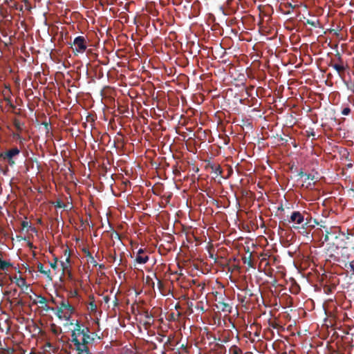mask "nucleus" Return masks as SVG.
Instances as JSON below:
<instances>
[{
    "instance_id": "ddd939ff",
    "label": "nucleus",
    "mask_w": 354,
    "mask_h": 354,
    "mask_svg": "<svg viewBox=\"0 0 354 354\" xmlns=\"http://www.w3.org/2000/svg\"><path fill=\"white\" fill-rule=\"evenodd\" d=\"M12 124L15 128H16L17 130L19 131H22V127L24 126V123H21L19 119L17 118H13L12 120Z\"/></svg>"
},
{
    "instance_id": "4468645a",
    "label": "nucleus",
    "mask_w": 354,
    "mask_h": 354,
    "mask_svg": "<svg viewBox=\"0 0 354 354\" xmlns=\"http://www.w3.org/2000/svg\"><path fill=\"white\" fill-rule=\"evenodd\" d=\"M93 339H94L93 337H91L89 333H86V335H84L82 337V341H80V343L88 344L92 343Z\"/></svg>"
},
{
    "instance_id": "ea45409f",
    "label": "nucleus",
    "mask_w": 354,
    "mask_h": 354,
    "mask_svg": "<svg viewBox=\"0 0 354 354\" xmlns=\"http://www.w3.org/2000/svg\"><path fill=\"white\" fill-rule=\"evenodd\" d=\"M287 6H288V8H292V9H294V8H295V6H292V4L291 3H288Z\"/></svg>"
},
{
    "instance_id": "f704fd0d",
    "label": "nucleus",
    "mask_w": 354,
    "mask_h": 354,
    "mask_svg": "<svg viewBox=\"0 0 354 354\" xmlns=\"http://www.w3.org/2000/svg\"><path fill=\"white\" fill-rule=\"evenodd\" d=\"M305 177H306V180H314V176H313L311 174H306Z\"/></svg>"
},
{
    "instance_id": "f257e3e1",
    "label": "nucleus",
    "mask_w": 354,
    "mask_h": 354,
    "mask_svg": "<svg viewBox=\"0 0 354 354\" xmlns=\"http://www.w3.org/2000/svg\"><path fill=\"white\" fill-rule=\"evenodd\" d=\"M288 223H294L292 227L295 230H306L308 227H313L315 221H313L310 214L303 211H294L289 216Z\"/></svg>"
},
{
    "instance_id": "5fc2aeb1",
    "label": "nucleus",
    "mask_w": 354,
    "mask_h": 354,
    "mask_svg": "<svg viewBox=\"0 0 354 354\" xmlns=\"http://www.w3.org/2000/svg\"><path fill=\"white\" fill-rule=\"evenodd\" d=\"M283 354H287L286 353H283Z\"/></svg>"
},
{
    "instance_id": "8fccbe9b",
    "label": "nucleus",
    "mask_w": 354,
    "mask_h": 354,
    "mask_svg": "<svg viewBox=\"0 0 354 354\" xmlns=\"http://www.w3.org/2000/svg\"><path fill=\"white\" fill-rule=\"evenodd\" d=\"M97 354H103V353H97Z\"/></svg>"
},
{
    "instance_id": "f3484780",
    "label": "nucleus",
    "mask_w": 354,
    "mask_h": 354,
    "mask_svg": "<svg viewBox=\"0 0 354 354\" xmlns=\"http://www.w3.org/2000/svg\"><path fill=\"white\" fill-rule=\"evenodd\" d=\"M55 207L57 208H66V205L62 203L60 199H57L56 201L53 203Z\"/></svg>"
},
{
    "instance_id": "7ed1b4c3",
    "label": "nucleus",
    "mask_w": 354,
    "mask_h": 354,
    "mask_svg": "<svg viewBox=\"0 0 354 354\" xmlns=\"http://www.w3.org/2000/svg\"><path fill=\"white\" fill-rule=\"evenodd\" d=\"M87 48V41L83 36L77 37L72 43V51L75 55L84 54Z\"/></svg>"
},
{
    "instance_id": "4c0bfd02",
    "label": "nucleus",
    "mask_w": 354,
    "mask_h": 354,
    "mask_svg": "<svg viewBox=\"0 0 354 354\" xmlns=\"http://www.w3.org/2000/svg\"><path fill=\"white\" fill-rule=\"evenodd\" d=\"M306 174L302 170H301L299 172V174H297L298 176H299L300 178H303V176H306Z\"/></svg>"
},
{
    "instance_id": "72a5a7b5",
    "label": "nucleus",
    "mask_w": 354,
    "mask_h": 354,
    "mask_svg": "<svg viewBox=\"0 0 354 354\" xmlns=\"http://www.w3.org/2000/svg\"><path fill=\"white\" fill-rule=\"evenodd\" d=\"M77 354H92L91 351L90 349L88 350H85V351H80L79 353H77Z\"/></svg>"
},
{
    "instance_id": "cd10ccee",
    "label": "nucleus",
    "mask_w": 354,
    "mask_h": 354,
    "mask_svg": "<svg viewBox=\"0 0 354 354\" xmlns=\"http://www.w3.org/2000/svg\"><path fill=\"white\" fill-rule=\"evenodd\" d=\"M351 113V109L350 108H344L343 109L342 113L343 115H348Z\"/></svg>"
},
{
    "instance_id": "c756f323",
    "label": "nucleus",
    "mask_w": 354,
    "mask_h": 354,
    "mask_svg": "<svg viewBox=\"0 0 354 354\" xmlns=\"http://www.w3.org/2000/svg\"><path fill=\"white\" fill-rule=\"evenodd\" d=\"M42 125H44V129H45V130L46 131V132H48V131H50V128H49V127H50V123L46 122H42Z\"/></svg>"
},
{
    "instance_id": "2f4dec72",
    "label": "nucleus",
    "mask_w": 354,
    "mask_h": 354,
    "mask_svg": "<svg viewBox=\"0 0 354 354\" xmlns=\"http://www.w3.org/2000/svg\"><path fill=\"white\" fill-rule=\"evenodd\" d=\"M21 225L22 228H24V229L30 227L29 223L27 221H22Z\"/></svg>"
},
{
    "instance_id": "4be33fe9",
    "label": "nucleus",
    "mask_w": 354,
    "mask_h": 354,
    "mask_svg": "<svg viewBox=\"0 0 354 354\" xmlns=\"http://www.w3.org/2000/svg\"><path fill=\"white\" fill-rule=\"evenodd\" d=\"M347 269H350V272L354 276V260L349 263V266L347 267Z\"/></svg>"
},
{
    "instance_id": "a19ab883",
    "label": "nucleus",
    "mask_w": 354,
    "mask_h": 354,
    "mask_svg": "<svg viewBox=\"0 0 354 354\" xmlns=\"http://www.w3.org/2000/svg\"><path fill=\"white\" fill-rule=\"evenodd\" d=\"M18 140L19 142V144L22 145L24 142L25 139L21 138V140Z\"/></svg>"
},
{
    "instance_id": "603ef678",
    "label": "nucleus",
    "mask_w": 354,
    "mask_h": 354,
    "mask_svg": "<svg viewBox=\"0 0 354 354\" xmlns=\"http://www.w3.org/2000/svg\"><path fill=\"white\" fill-rule=\"evenodd\" d=\"M353 93H354V88H353Z\"/></svg>"
},
{
    "instance_id": "de8ad7c7",
    "label": "nucleus",
    "mask_w": 354,
    "mask_h": 354,
    "mask_svg": "<svg viewBox=\"0 0 354 354\" xmlns=\"http://www.w3.org/2000/svg\"><path fill=\"white\" fill-rule=\"evenodd\" d=\"M32 230L35 231L36 230L35 227H33V228H32Z\"/></svg>"
},
{
    "instance_id": "9d476101",
    "label": "nucleus",
    "mask_w": 354,
    "mask_h": 354,
    "mask_svg": "<svg viewBox=\"0 0 354 354\" xmlns=\"http://www.w3.org/2000/svg\"><path fill=\"white\" fill-rule=\"evenodd\" d=\"M82 252L84 254H85L86 257L88 258V261H90L91 263L93 264V266L94 267L97 266V263L94 259V257H93L92 254L91 252H89V251L87 248H84L82 249Z\"/></svg>"
},
{
    "instance_id": "412c9836",
    "label": "nucleus",
    "mask_w": 354,
    "mask_h": 354,
    "mask_svg": "<svg viewBox=\"0 0 354 354\" xmlns=\"http://www.w3.org/2000/svg\"><path fill=\"white\" fill-rule=\"evenodd\" d=\"M4 100H5L6 102H7V104H8V106L10 108H11L12 110H14V109H16V106H15L14 104H12V101H11V100H10V98H8V97H6V98L4 99Z\"/></svg>"
},
{
    "instance_id": "a211bd4d",
    "label": "nucleus",
    "mask_w": 354,
    "mask_h": 354,
    "mask_svg": "<svg viewBox=\"0 0 354 354\" xmlns=\"http://www.w3.org/2000/svg\"><path fill=\"white\" fill-rule=\"evenodd\" d=\"M37 298H38V301H35L33 302L34 304H37V303H38V304H41V305H44V304H46L47 300H46V299L44 297H43V296H41V295H38V296H37Z\"/></svg>"
},
{
    "instance_id": "2eb2a0df",
    "label": "nucleus",
    "mask_w": 354,
    "mask_h": 354,
    "mask_svg": "<svg viewBox=\"0 0 354 354\" xmlns=\"http://www.w3.org/2000/svg\"><path fill=\"white\" fill-rule=\"evenodd\" d=\"M16 284L19 288H22V287H24L25 286H26L28 287V286L26 285V279L24 278L21 277H19V278L16 277Z\"/></svg>"
},
{
    "instance_id": "3c124183",
    "label": "nucleus",
    "mask_w": 354,
    "mask_h": 354,
    "mask_svg": "<svg viewBox=\"0 0 354 354\" xmlns=\"http://www.w3.org/2000/svg\"><path fill=\"white\" fill-rule=\"evenodd\" d=\"M28 0H24V2L26 3Z\"/></svg>"
},
{
    "instance_id": "423d86ee",
    "label": "nucleus",
    "mask_w": 354,
    "mask_h": 354,
    "mask_svg": "<svg viewBox=\"0 0 354 354\" xmlns=\"http://www.w3.org/2000/svg\"><path fill=\"white\" fill-rule=\"evenodd\" d=\"M86 333H89V329L88 327L84 326L81 329H74L71 333V342H74L76 341H80L78 339V336L82 335V337L86 335Z\"/></svg>"
},
{
    "instance_id": "9b49d317",
    "label": "nucleus",
    "mask_w": 354,
    "mask_h": 354,
    "mask_svg": "<svg viewBox=\"0 0 354 354\" xmlns=\"http://www.w3.org/2000/svg\"><path fill=\"white\" fill-rule=\"evenodd\" d=\"M37 270L39 272L47 276V277L48 279L52 280V277H50V269H47V270L44 269V266L41 263H38Z\"/></svg>"
},
{
    "instance_id": "1a4fd4ad",
    "label": "nucleus",
    "mask_w": 354,
    "mask_h": 354,
    "mask_svg": "<svg viewBox=\"0 0 354 354\" xmlns=\"http://www.w3.org/2000/svg\"><path fill=\"white\" fill-rule=\"evenodd\" d=\"M218 307L221 309V311L227 313H232V306L230 304L223 301H218Z\"/></svg>"
},
{
    "instance_id": "09e8293b",
    "label": "nucleus",
    "mask_w": 354,
    "mask_h": 354,
    "mask_svg": "<svg viewBox=\"0 0 354 354\" xmlns=\"http://www.w3.org/2000/svg\"><path fill=\"white\" fill-rule=\"evenodd\" d=\"M3 260L1 259V258L0 257V263Z\"/></svg>"
},
{
    "instance_id": "a878e982",
    "label": "nucleus",
    "mask_w": 354,
    "mask_h": 354,
    "mask_svg": "<svg viewBox=\"0 0 354 354\" xmlns=\"http://www.w3.org/2000/svg\"><path fill=\"white\" fill-rule=\"evenodd\" d=\"M13 352H14V350L12 348H8L3 349L1 354H12Z\"/></svg>"
},
{
    "instance_id": "393cba45",
    "label": "nucleus",
    "mask_w": 354,
    "mask_h": 354,
    "mask_svg": "<svg viewBox=\"0 0 354 354\" xmlns=\"http://www.w3.org/2000/svg\"><path fill=\"white\" fill-rule=\"evenodd\" d=\"M335 57H337V62L336 63H339V64L344 63L343 59L342 57L341 54L337 53L335 54Z\"/></svg>"
},
{
    "instance_id": "c85d7f7f",
    "label": "nucleus",
    "mask_w": 354,
    "mask_h": 354,
    "mask_svg": "<svg viewBox=\"0 0 354 354\" xmlns=\"http://www.w3.org/2000/svg\"><path fill=\"white\" fill-rule=\"evenodd\" d=\"M88 306H90V309L91 311H95L96 310V308H97V306L95 304L94 301H91L90 303V304H88Z\"/></svg>"
},
{
    "instance_id": "49530a36",
    "label": "nucleus",
    "mask_w": 354,
    "mask_h": 354,
    "mask_svg": "<svg viewBox=\"0 0 354 354\" xmlns=\"http://www.w3.org/2000/svg\"><path fill=\"white\" fill-rule=\"evenodd\" d=\"M310 136H315L314 133L313 132L312 133H310Z\"/></svg>"
},
{
    "instance_id": "c9c22d12",
    "label": "nucleus",
    "mask_w": 354,
    "mask_h": 354,
    "mask_svg": "<svg viewBox=\"0 0 354 354\" xmlns=\"http://www.w3.org/2000/svg\"><path fill=\"white\" fill-rule=\"evenodd\" d=\"M82 326L80 325V323L79 322V321H77L76 323H75V329H81L82 328Z\"/></svg>"
},
{
    "instance_id": "37998d69",
    "label": "nucleus",
    "mask_w": 354,
    "mask_h": 354,
    "mask_svg": "<svg viewBox=\"0 0 354 354\" xmlns=\"http://www.w3.org/2000/svg\"><path fill=\"white\" fill-rule=\"evenodd\" d=\"M244 301H245V298H242V299H241V303H243Z\"/></svg>"
},
{
    "instance_id": "a18cd8bd",
    "label": "nucleus",
    "mask_w": 354,
    "mask_h": 354,
    "mask_svg": "<svg viewBox=\"0 0 354 354\" xmlns=\"http://www.w3.org/2000/svg\"><path fill=\"white\" fill-rule=\"evenodd\" d=\"M18 304H19V305H21V304H22L21 301H18Z\"/></svg>"
},
{
    "instance_id": "aec40b11",
    "label": "nucleus",
    "mask_w": 354,
    "mask_h": 354,
    "mask_svg": "<svg viewBox=\"0 0 354 354\" xmlns=\"http://www.w3.org/2000/svg\"><path fill=\"white\" fill-rule=\"evenodd\" d=\"M66 262H64V261L61 262V266H62V268L63 271L68 269V264L70 262V257L69 256L66 258Z\"/></svg>"
},
{
    "instance_id": "f03ea898",
    "label": "nucleus",
    "mask_w": 354,
    "mask_h": 354,
    "mask_svg": "<svg viewBox=\"0 0 354 354\" xmlns=\"http://www.w3.org/2000/svg\"><path fill=\"white\" fill-rule=\"evenodd\" d=\"M75 312L74 307L69 304L66 299H62L57 306V315L59 319H65L68 320L71 315Z\"/></svg>"
},
{
    "instance_id": "e433bc0d",
    "label": "nucleus",
    "mask_w": 354,
    "mask_h": 354,
    "mask_svg": "<svg viewBox=\"0 0 354 354\" xmlns=\"http://www.w3.org/2000/svg\"><path fill=\"white\" fill-rule=\"evenodd\" d=\"M103 300H104V303L108 304L109 302V301H110V297L108 295L104 296L103 297Z\"/></svg>"
},
{
    "instance_id": "f8f14e48",
    "label": "nucleus",
    "mask_w": 354,
    "mask_h": 354,
    "mask_svg": "<svg viewBox=\"0 0 354 354\" xmlns=\"http://www.w3.org/2000/svg\"><path fill=\"white\" fill-rule=\"evenodd\" d=\"M72 343L75 346V349L77 351V353L80 352V351H85L89 349L87 344L80 343V341L75 340V342Z\"/></svg>"
},
{
    "instance_id": "bb28decb",
    "label": "nucleus",
    "mask_w": 354,
    "mask_h": 354,
    "mask_svg": "<svg viewBox=\"0 0 354 354\" xmlns=\"http://www.w3.org/2000/svg\"><path fill=\"white\" fill-rule=\"evenodd\" d=\"M57 261H58L57 259L55 258L54 261L51 262L50 263V267L52 268V269L57 268Z\"/></svg>"
},
{
    "instance_id": "864d4df0",
    "label": "nucleus",
    "mask_w": 354,
    "mask_h": 354,
    "mask_svg": "<svg viewBox=\"0 0 354 354\" xmlns=\"http://www.w3.org/2000/svg\"><path fill=\"white\" fill-rule=\"evenodd\" d=\"M6 2H8V0H5Z\"/></svg>"
},
{
    "instance_id": "6e6552de",
    "label": "nucleus",
    "mask_w": 354,
    "mask_h": 354,
    "mask_svg": "<svg viewBox=\"0 0 354 354\" xmlns=\"http://www.w3.org/2000/svg\"><path fill=\"white\" fill-rule=\"evenodd\" d=\"M348 239H350V241L346 243V245L342 249V255L346 257L347 259H349L351 256L349 253H347V251L349 250L350 249L354 250V236H352V237L348 238Z\"/></svg>"
},
{
    "instance_id": "58836bf2",
    "label": "nucleus",
    "mask_w": 354,
    "mask_h": 354,
    "mask_svg": "<svg viewBox=\"0 0 354 354\" xmlns=\"http://www.w3.org/2000/svg\"><path fill=\"white\" fill-rule=\"evenodd\" d=\"M51 302H52L53 304H54L55 305L58 306L60 301H57V300H55V299H51Z\"/></svg>"
},
{
    "instance_id": "c03bdc74",
    "label": "nucleus",
    "mask_w": 354,
    "mask_h": 354,
    "mask_svg": "<svg viewBox=\"0 0 354 354\" xmlns=\"http://www.w3.org/2000/svg\"><path fill=\"white\" fill-rule=\"evenodd\" d=\"M98 266H100V268H104V266L103 265H99Z\"/></svg>"
},
{
    "instance_id": "39448f33",
    "label": "nucleus",
    "mask_w": 354,
    "mask_h": 354,
    "mask_svg": "<svg viewBox=\"0 0 354 354\" xmlns=\"http://www.w3.org/2000/svg\"><path fill=\"white\" fill-rule=\"evenodd\" d=\"M149 260V257L147 254L145 250L140 248L136 254L135 261L138 264H145Z\"/></svg>"
},
{
    "instance_id": "5701e85b",
    "label": "nucleus",
    "mask_w": 354,
    "mask_h": 354,
    "mask_svg": "<svg viewBox=\"0 0 354 354\" xmlns=\"http://www.w3.org/2000/svg\"><path fill=\"white\" fill-rule=\"evenodd\" d=\"M306 24L310 25L313 27H317V24H319V21H312L310 19H307V21H306Z\"/></svg>"
},
{
    "instance_id": "79ce46f5",
    "label": "nucleus",
    "mask_w": 354,
    "mask_h": 354,
    "mask_svg": "<svg viewBox=\"0 0 354 354\" xmlns=\"http://www.w3.org/2000/svg\"><path fill=\"white\" fill-rule=\"evenodd\" d=\"M278 209H279V210H283V206H281L280 207H278Z\"/></svg>"
},
{
    "instance_id": "6ab92c4d",
    "label": "nucleus",
    "mask_w": 354,
    "mask_h": 354,
    "mask_svg": "<svg viewBox=\"0 0 354 354\" xmlns=\"http://www.w3.org/2000/svg\"><path fill=\"white\" fill-rule=\"evenodd\" d=\"M10 266H11V264L9 262L6 261L4 260H3L0 263V269L2 270H6V269H7L8 268H9Z\"/></svg>"
},
{
    "instance_id": "b1692460",
    "label": "nucleus",
    "mask_w": 354,
    "mask_h": 354,
    "mask_svg": "<svg viewBox=\"0 0 354 354\" xmlns=\"http://www.w3.org/2000/svg\"><path fill=\"white\" fill-rule=\"evenodd\" d=\"M212 169H214V171L216 174H218L219 175H221L222 173V169L221 168V167L219 165H216L214 167H212Z\"/></svg>"
},
{
    "instance_id": "dca6fc26",
    "label": "nucleus",
    "mask_w": 354,
    "mask_h": 354,
    "mask_svg": "<svg viewBox=\"0 0 354 354\" xmlns=\"http://www.w3.org/2000/svg\"><path fill=\"white\" fill-rule=\"evenodd\" d=\"M230 352L232 354H242V350L236 345H233L230 348Z\"/></svg>"
},
{
    "instance_id": "473e14b6",
    "label": "nucleus",
    "mask_w": 354,
    "mask_h": 354,
    "mask_svg": "<svg viewBox=\"0 0 354 354\" xmlns=\"http://www.w3.org/2000/svg\"><path fill=\"white\" fill-rule=\"evenodd\" d=\"M12 138L16 140H21V137L19 133H12Z\"/></svg>"
},
{
    "instance_id": "7c9ffc66",
    "label": "nucleus",
    "mask_w": 354,
    "mask_h": 354,
    "mask_svg": "<svg viewBox=\"0 0 354 354\" xmlns=\"http://www.w3.org/2000/svg\"><path fill=\"white\" fill-rule=\"evenodd\" d=\"M42 308H44V310H46V312H48V311H49V310L54 311V310H55V309H54V308H50V307L46 305V304H44V305H42Z\"/></svg>"
},
{
    "instance_id": "0eeeda50",
    "label": "nucleus",
    "mask_w": 354,
    "mask_h": 354,
    "mask_svg": "<svg viewBox=\"0 0 354 354\" xmlns=\"http://www.w3.org/2000/svg\"><path fill=\"white\" fill-rule=\"evenodd\" d=\"M328 66L335 68L337 73H338L339 76L340 77H342V75L344 73L346 67V66H345L344 63H334L333 60H330V63L328 64Z\"/></svg>"
},
{
    "instance_id": "20e7f679",
    "label": "nucleus",
    "mask_w": 354,
    "mask_h": 354,
    "mask_svg": "<svg viewBox=\"0 0 354 354\" xmlns=\"http://www.w3.org/2000/svg\"><path fill=\"white\" fill-rule=\"evenodd\" d=\"M19 149L16 147L7 151H5L4 153H1L0 157L3 160H7L10 166H13L15 165V160L12 159V158L17 155H19Z\"/></svg>"
}]
</instances>
